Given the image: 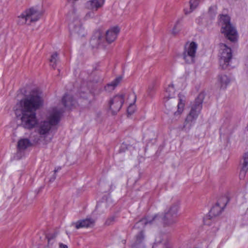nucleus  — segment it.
<instances>
[{"instance_id":"f257e3e1","label":"nucleus","mask_w":248,"mask_h":248,"mask_svg":"<svg viewBox=\"0 0 248 248\" xmlns=\"http://www.w3.org/2000/svg\"><path fill=\"white\" fill-rule=\"evenodd\" d=\"M43 104L41 97L37 93L32 92L29 96L21 99L16 104L20 110L16 108L15 111L17 116H20L21 112V125L25 128L31 129L34 127L37 124L36 110Z\"/></svg>"},{"instance_id":"f03ea898","label":"nucleus","mask_w":248,"mask_h":248,"mask_svg":"<svg viewBox=\"0 0 248 248\" xmlns=\"http://www.w3.org/2000/svg\"><path fill=\"white\" fill-rule=\"evenodd\" d=\"M158 219L159 218L157 216H155L154 217H146L141 219L135 224L133 229L137 231V232L131 248H145L146 235L144 230V227L148 224H153L154 222L156 223Z\"/></svg>"},{"instance_id":"7ed1b4c3","label":"nucleus","mask_w":248,"mask_h":248,"mask_svg":"<svg viewBox=\"0 0 248 248\" xmlns=\"http://www.w3.org/2000/svg\"><path fill=\"white\" fill-rule=\"evenodd\" d=\"M120 31L118 26L110 28L106 32L105 35L100 30L96 31L92 37L90 43L93 47H97L101 45L105 46V43L111 44L115 40Z\"/></svg>"},{"instance_id":"20e7f679","label":"nucleus","mask_w":248,"mask_h":248,"mask_svg":"<svg viewBox=\"0 0 248 248\" xmlns=\"http://www.w3.org/2000/svg\"><path fill=\"white\" fill-rule=\"evenodd\" d=\"M204 97V93H201L191 104L190 110L184 123L183 130L188 131L195 123L202 110Z\"/></svg>"},{"instance_id":"39448f33","label":"nucleus","mask_w":248,"mask_h":248,"mask_svg":"<svg viewBox=\"0 0 248 248\" xmlns=\"http://www.w3.org/2000/svg\"><path fill=\"white\" fill-rule=\"evenodd\" d=\"M63 110L61 109L54 108L52 113L49 118V121L41 122L37 126L38 133L45 137L49 133L52 126L56 125L60 121Z\"/></svg>"},{"instance_id":"423d86ee","label":"nucleus","mask_w":248,"mask_h":248,"mask_svg":"<svg viewBox=\"0 0 248 248\" xmlns=\"http://www.w3.org/2000/svg\"><path fill=\"white\" fill-rule=\"evenodd\" d=\"M219 22L221 25L220 32L230 41L235 43L238 40V33L233 25L231 23L230 17L226 15H220Z\"/></svg>"},{"instance_id":"0eeeda50","label":"nucleus","mask_w":248,"mask_h":248,"mask_svg":"<svg viewBox=\"0 0 248 248\" xmlns=\"http://www.w3.org/2000/svg\"><path fill=\"white\" fill-rule=\"evenodd\" d=\"M178 212V206L177 205H171L167 210L165 211L162 217H160L158 215H155L159 218L156 223L154 222L153 224L158 225L160 220L162 221L164 227L170 226L177 222Z\"/></svg>"},{"instance_id":"6e6552de","label":"nucleus","mask_w":248,"mask_h":248,"mask_svg":"<svg viewBox=\"0 0 248 248\" xmlns=\"http://www.w3.org/2000/svg\"><path fill=\"white\" fill-rule=\"evenodd\" d=\"M219 65L221 69H226L232 59V50L230 47L223 43L219 44Z\"/></svg>"},{"instance_id":"1a4fd4ad","label":"nucleus","mask_w":248,"mask_h":248,"mask_svg":"<svg viewBox=\"0 0 248 248\" xmlns=\"http://www.w3.org/2000/svg\"><path fill=\"white\" fill-rule=\"evenodd\" d=\"M124 101V94H118L110 98L108 101V112L115 115L121 109Z\"/></svg>"},{"instance_id":"9d476101","label":"nucleus","mask_w":248,"mask_h":248,"mask_svg":"<svg viewBox=\"0 0 248 248\" xmlns=\"http://www.w3.org/2000/svg\"><path fill=\"white\" fill-rule=\"evenodd\" d=\"M197 44L192 42L189 44L185 45L183 53V57L185 62L187 64H191L195 62Z\"/></svg>"},{"instance_id":"9b49d317","label":"nucleus","mask_w":248,"mask_h":248,"mask_svg":"<svg viewBox=\"0 0 248 248\" xmlns=\"http://www.w3.org/2000/svg\"><path fill=\"white\" fill-rule=\"evenodd\" d=\"M70 34L77 38L82 37L86 34L84 29L82 27L80 21L76 18L74 21L69 24Z\"/></svg>"},{"instance_id":"f8f14e48","label":"nucleus","mask_w":248,"mask_h":248,"mask_svg":"<svg viewBox=\"0 0 248 248\" xmlns=\"http://www.w3.org/2000/svg\"><path fill=\"white\" fill-rule=\"evenodd\" d=\"M220 202V201L217 202L210 210L208 216L209 219H211L213 217H216L221 214L224 208L226 205L227 202L221 204Z\"/></svg>"},{"instance_id":"ddd939ff","label":"nucleus","mask_w":248,"mask_h":248,"mask_svg":"<svg viewBox=\"0 0 248 248\" xmlns=\"http://www.w3.org/2000/svg\"><path fill=\"white\" fill-rule=\"evenodd\" d=\"M95 220L92 218H86L80 220L76 222L72 223V225L74 226L77 229L81 228L92 227L94 226Z\"/></svg>"},{"instance_id":"4468645a","label":"nucleus","mask_w":248,"mask_h":248,"mask_svg":"<svg viewBox=\"0 0 248 248\" xmlns=\"http://www.w3.org/2000/svg\"><path fill=\"white\" fill-rule=\"evenodd\" d=\"M28 17L29 19V23L38 21L42 15V14L34 8H31L26 10Z\"/></svg>"},{"instance_id":"2eb2a0df","label":"nucleus","mask_w":248,"mask_h":248,"mask_svg":"<svg viewBox=\"0 0 248 248\" xmlns=\"http://www.w3.org/2000/svg\"><path fill=\"white\" fill-rule=\"evenodd\" d=\"M105 0H91L86 3V8L93 11H96L104 4Z\"/></svg>"},{"instance_id":"dca6fc26","label":"nucleus","mask_w":248,"mask_h":248,"mask_svg":"<svg viewBox=\"0 0 248 248\" xmlns=\"http://www.w3.org/2000/svg\"><path fill=\"white\" fill-rule=\"evenodd\" d=\"M243 159V162L242 163V167L239 174L240 179H244L248 170V151L244 154Z\"/></svg>"},{"instance_id":"f3484780","label":"nucleus","mask_w":248,"mask_h":248,"mask_svg":"<svg viewBox=\"0 0 248 248\" xmlns=\"http://www.w3.org/2000/svg\"><path fill=\"white\" fill-rule=\"evenodd\" d=\"M62 103L65 108H70L76 104V101L71 95L65 94L62 98Z\"/></svg>"},{"instance_id":"a211bd4d","label":"nucleus","mask_w":248,"mask_h":248,"mask_svg":"<svg viewBox=\"0 0 248 248\" xmlns=\"http://www.w3.org/2000/svg\"><path fill=\"white\" fill-rule=\"evenodd\" d=\"M217 81L220 84V88L225 89L230 82V78L226 75L220 74L218 76Z\"/></svg>"},{"instance_id":"6ab92c4d","label":"nucleus","mask_w":248,"mask_h":248,"mask_svg":"<svg viewBox=\"0 0 248 248\" xmlns=\"http://www.w3.org/2000/svg\"><path fill=\"white\" fill-rule=\"evenodd\" d=\"M32 143L28 139H21L17 143V149L19 151H23L31 146Z\"/></svg>"},{"instance_id":"aec40b11","label":"nucleus","mask_w":248,"mask_h":248,"mask_svg":"<svg viewBox=\"0 0 248 248\" xmlns=\"http://www.w3.org/2000/svg\"><path fill=\"white\" fill-rule=\"evenodd\" d=\"M164 105L167 110L169 111H171L173 108L177 105V101L174 98H164Z\"/></svg>"},{"instance_id":"412c9836","label":"nucleus","mask_w":248,"mask_h":248,"mask_svg":"<svg viewBox=\"0 0 248 248\" xmlns=\"http://www.w3.org/2000/svg\"><path fill=\"white\" fill-rule=\"evenodd\" d=\"M17 24L19 25H23L26 24H30L28 17V14H27L26 10L18 16Z\"/></svg>"},{"instance_id":"4be33fe9","label":"nucleus","mask_w":248,"mask_h":248,"mask_svg":"<svg viewBox=\"0 0 248 248\" xmlns=\"http://www.w3.org/2000/svg\"><path fill=\"white\" fill-rule=\"evenodd\" d=\"M122 77H119L116 78L111 83L108 84L105 87V90L108 92H110L113 90L118 85V84L122 80Z\"/></svg>"},{"instance_id":"5701e85b","label":"nucleus","mask_w":248,"mask_h":248,"mask_svg":"<svg viewBox=\"0 0 248 248\" xmlns=\"http://www.w3.org/2000/svg\"><path fill=\"white\" fill-rule=\"evenodd\" d=\"M185 100H183L180 96H179V102L177 105V111L174 112V115H180L182 112L183 111L184 108L185 107Z\"/></svg>"},{"instance_id":"b1692460","label":"nucleus","mask_w":248,"mask_h":248,"mask_svg":"<svg viewBox=\"0 0 248 248\" xmlns=\"http://www.w3.org/2000/svg\"><path fill=\"white\" fill-rule=\"evenodd\" d=\"M175 93V89L173 85H169L166 89V95L165 96V99L167 98H173Z\"/></svg>"},{"instance_id":"393cba45","label":"nucleus","mask_w":248,"mask_h":248,"mask_svg":"<svg viewBox=\"0 0 248 248\" xmlns=\"http://www.w3.org/2000/svg\"><path fill=\"white\" fill-rule=\"evenodd\" d=\"M58 55V53L55 52L51 55V59H50V65L54 68H55L56 65Z\"/></svg>"},{"instance_id":"a878e982","label":"nucleus","mask_w":248,"mask_h":248,"mask_svg":"<svg viewBox=\"0 0 248 248\" xmlns=\"http://www.w3.org/2000/svg\"><path fill=\"white\" fill-rule=\"evenodd\" d=\"M189 3L191 9L190 12H192L198 6L199 4L198 0H190L189 1Z\"/></svg>"},{"instance_id":"bb28decb","label":"nucleus","mask_w":248,"mask_h":248,"mask_svg":"<svg viewBox=\"0 0 248 248\" xmlns=\"http://www.w3.org/2000/svg\"><path fill=\"white\" fill-rule=\"evenodd\" d=\"M115 222V217H108L105 222V225L107 226L112 224Z\"/></svg>"},{"instance_id":"cd10ccee","label":"nucleus","mask_w":248,"mask_h":248,"mask_svg":"<svg viewBox=\"0 0 248 248\" xmlns=\"http://www.w3.org/2000/svg\"><path fill=\"white\" fill-rule=\"evenodd\" d=\"M178 24L179 21H177L171 31V33L173 35H176L179 31L180 30L177 28V25H178Z\"/></svg>"},{"instance_id":"c85d7f7f","label":"nucleus","mask_w":248,"mask_h":248,"mask_svg":"<svg viewBox=\"0 0 248 248\" xmlns=\"http://www.w3.org/2000/svg\"><path fill=\"white\" fill-rule=\"evenodd\" d=\"M57 235V233H53V234H47L46 236V237L47 239V241H48V243H49L50 241L54 239Z\"/></svg>"},{"instance_id":"c756f323","label":"nucleus","mask_w":248,"mask_h":248,"mask_svg":"<svg viewBox=\"0 0 248 248\" xmlns=\"http://www.w3.org/2000/svg\"><path fill=\"white\" fill-rule=\"evenodd\" d=\"M135 110V106L131 104L127 108V113L129 115L132 114Z\"/></svg>"},{"instance_id":"7c9ffc66","label":"nucleus","mask_w":248,"mask_h":248,"mask_svg":"<svg viewBox=\"0 0 248 248\" xmlns=\"http://www.w3.org/2000/svg\"><path fill=\"white\" fill-rule=\"evenodd\" d=\"M61 167H59L57 169H55L54 170V174L53 175V176L50 179V181L51 182H53L55 180V179H56V175H55V173H56V172H57L59 170H61Z\"/></svg>"},{"instance_id":"2f4dec72","label":"nucleus","mask_w":248,"mask_h":248,"mask_svg":"<svg viewBox=\"0 0 248 248\" xmlns=\"http://www.w3.org/2000/svg\"><path fill=\"white\" fill-rule=\"evenodd\" d=\"M162 243V241L161 240H157V239L155 240V242L154 244V245L153 246V248H155V247L157 246L158 245H160Z\"/></svg>"},{"instance_id":"473e14b6","label":"nucleus","mask_w":248,"mask_h":248,"mask_svg":"<svg viewBox=\"0 0 248 248\" xmlns=\"http://www.w3.org/2000/svg\"><path fill=\"white\" fill-rule=\"evenodd\" d=\"M59 248H68V247L67 245L63 244L62 243H60L59 244Z\"/></svg>"},{"instance_id":"72a5a7b5","label":"nucleus","mask_w":248,"mask_h":248,"mask_svg":"<svg viewBox=\"0 0 248 248\" xmlns=\"http://www.w3.org/2000/svg\"><path fill=\"white\" fill-rule=\"evenodd\" d=\"M71 16H72L74 18H75V13H74L73 12H72L71 13Z\"/></svg>"},{"instance_id":"f704fd0d","label":"nucleus","mask_w":248,"mask_h":248,"mask_svg":"<svg viewBox=\"0 0 248 248\" xmlns=\"http://www.w3.org/2000/svg\"><path fill=\"white\" fill-rule=\"evenodd\" d=\"M223 199H224V200H225V201H226V198H222V200H223Z\"/></svg>"},{"instance_id":"c9c22d12","label":"nucleus","mask_w":248,"mask_h":248,"mask_svg":"<svg viewBox=\"0 0 248 248\" xmlns=\"http://www.w3.org/2000/svg\"><path fill=\"white\" fill-rule=\"evenodd\" d=\"M69 15H67V18H69Z\"/></svg>"}]
</instances>
